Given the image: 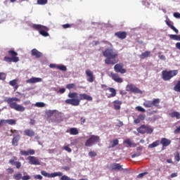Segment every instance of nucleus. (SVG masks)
<instances>
[{
  "label": "nucleus",
  "instance_id": "obj_1",
  "mask_svg": "<svg viewBox=\"0 0 180 180\" xmlns=\"http://www.w3.org/2000/svg\"><path fill=\"white\" fill-rule=\"evenodd\" d=\"M68 96L70 98L66 99L65 103H66V105H72V106H79L81 101H92L94 99L92 96H88L86 94H79L78 98V93L77 92L69 93Z\"/></svg>",
  "mask_w": 180,
  "mask_h": 180
},
{
  "label": "nucleus",
  "instance_id": "obj_2",
  "mask_svg": "<svg viewBox=\"0 0 180 180\" xmlns=\"http://www.w3.org/2000/svg\"><path fill=\"white\" fill-rule=\"evenodd\" d=\"M103 57H106L105 60V63L107 65H115L119 63V60H116L117 57L119 56L117 51L113 48H108L104 51H103Z\"/></svg>",
  "mask_w": 180,
  "mask_h": 180
},
{
  "label": "nucleus",
  "instance_id": "obj_3",
  "mask_svg": "<svg viewBox=\"0 0 180 180\" xmlns=\"http://www.w3.org/2000/svg\"><path fill=\"white\" fill-rule=\"evenodd\" d=\"M5 101L7 102L11 109H14V110H16L17 112H25V110H26V108L23 107V105L16 103L20 102V98L16 97L8 98Z\"/></svg>",
  "mask_w": 180,
  "mask_h": 180
},
{
  "label": "nucleus",
  "instance_id": "obj_4",
  "mask_svg": "<svg viewBox=\"0 0 180 180\" xmlns=\"http://www.w3.org/2000/svg\"><path fill=\"white\" fill-rule=\"evenodd\" d=\"M8 54L9 56H5L4 58V60L6 63H18L19 61V57H18V53L16 51L13 50H10L8 51Z\"/></svg>",
  "mask_w": 180,
  "mask_h": 180
},
{
  "label": "nucleus",
  "instance_id": "obj_5",
  "mask_svg": "<svg viewBox=\"0 0 180 180\" xmlns=\"http://www.w3.org/2000/svg\"><path fill=\"white\" fill-rule=\"evenodd\" d=\"M32 29H34V30H37V32H39V34L44 37H48V36H50L49 32H49V27L44 25L34 24L32 25Z\"/></svg>",
  "mask_w": 180,
  "mask_h": 180
},
{
  "label": "nucleus",
  "instance_id": "obj_6",
  "mask_svg": "<svg viewBox=\"0 0 180 180\" xmlns=\"http://www.w3.org/2000/svg\"><path fill=\"white\" fill-rule=\"evenodd\" d=\"M176 75H178V70H163L162 72V78L163 81H169L171 78H174Z\"/></svg>",
  "mask_w": 180,
  "mask_h": 180
},
{
  "label": "nucleus",
  "instance_id": "obj_7",
  "mask_svg": "<svg viewBox=\"0 0 180 180\" xmlns=\"http://www.w3.org/2000/svg\"><path fill=\"white\" fill-rule=\"evenodd\" d=\"M100 141H101V138L99 137V136L91 135L89 139L86 141L84 146L85 147H92L94 144L100 143Z\"/></svg>",
  "mask_w": 180,
  "mask_h": 180
},
{
  "label": "nucleus",
  "instance_id": "obj_8",
  "mask_svg": "<svg viewBox=\"0 0 180 180\" xmlns=\"http://www.w3.org/2000/svg\"><path fill=\"white\" fill-rule=\"evenodd\" d=\"M136 130L138 133H140L141 134H146V133L147 134H151V133L153 131V129L151 128V127L145 124L141 125L140 127L137 128Z\"/></svg>",
  "mask_w": 180,
  "mask_h": 180
},
{
  "label": "nucleus",
  "instance_id": "obj_9",
  "mask_svg": "<svg viewBox=\"0 0 180 180\" xmlns=\"http://www.w3.org/2000/svg\"><path fill=\"white\" fill-rule=\"evenodd\" d=\"M126 91L127 92H131L132 94H143V91L134 84L127 85Z\"/></svg>",
  "mask_w": 180,
  "mask_h": 180
},
{
  "label": "nucleus",
  "instance_id": "obj_10",
  "mask_svg": "<svg viewBox=\"0 0 180 180\" xmlns=\"http://www.w3.org/2000/svg\"><path fill=\"white\" fill-rule=\"evenodd\" d=\"M41 175L46 178H55V176H63V173L61 172H54V173H48L47 172L42 170L41 171Z\"/></svg>",
  "mask_w": 180,
  "mask_h": 180
},
{
  "label": "nucleus",
  "instance_id": "obj_11",
  "mask_svg": "<svg viewBox=\"0 0 180 180\" xmlns=\"http://www.w3.org/2000/svg\"><path fill=\"white\" fill-rule=\"evenodd\" d=\"M27 160L30 165H40V160L35 156H29Z\"/></svg>",
  "mask_w": 180,
  "mask_h": 180
},
{
  "label": "nucleus",
  "instance_id": "obj_12",
  "mask_svg": "<svg viewBox=\"0 0 180 180\" xmlns=\"http://www.w3.org/2000/svg\"><path fill=\"white\" fill-rule=\"evenodd\" d=\"M115 72H120V74H126L127 71L123 68V63H117L114 66Z\"/></svg>",
  "mask_w": 180,
  "mask_h": 180
},
{
  "label": "nucleus",
  "instance_id": "obj_13",
  "mask_svg": "<svg viewBox=\"0 0 180 180\" xmlns=\"http://www.w3.org/2000/svg\"><path fill=\"white\" fill-rule=\"evenodd\" d=\"M110 77L113 81L117 82L118 84H122L123 82V79L119 76V74L115 73L113 72H110Z\"/></svg>",
  "mask_w": 180,
  "mask_h": 180
},
{
  "label": "nucleus",
  "instance_id": "obj_14",
  "mask_svg": "<svg viewBox=\"0 0 180 180\" xmlns=\"http://www.w3.org/2000/svg\"><path fill=\"white\" fill-rule=\"evenodd\" d=\"M86 75L88 77V82H94L95 81V76L94 75V72L91 70H86Z\"/></svg>",
  "mask_w": 180,
  "mask_h": 180
},
{
  "label": "nucleus",
  "instance_id": "obj_15",
  "mask_svg": "<svg viewBox=\"0 0 180 180\" xmlns=\"http://www.w3.org/2000/svg\"><path fill=\"white\" fill-rule=\"evenodd\" d=\"M16 160H18V158L13 156V158L9 160V164L11 165H15L16 168L19 169V168L22 167V163L20 162H15Z\"/></svg>",
  "mask_w": 180,
  "mask_h": 180
},
{
  "label": "nucleus",
  "instance_id": "obj_16",
  "mask_svg": "<svg viewBox=\"0 0 180 180\" xmlns=\"http://www.w3.org/2000/svg\"><path fill=\"white\" fill-rule=\"evenodd\" d=\"M160 143L162 146V150H165V147H168L171 144V140L167 138H162Z\"/></svg>",
  "mask_w": 180,
  "mask_h": 180
},
{
  "label": "nucleus",
  "instance_id": "obj_17",
  "mask_svg": "<svg viewBox=\"0 0 180 180\" xmlns=\"http://www.w3.org/2000/svg\"><path fill=\"white\" fill-rule=\"evenodd\" d=\"M31 56L35 57V58H41V57H43V53L37 49H33L31 51Z\"/></svg>",
  "mask_w": 180,
  "mask_h": 180
},
{
  "label": "nucleus",
  "instance_id": "obj_18",
  "mask_svg": "<svg viewBox=\"0 0 180 180\" xmlns=\"http://www.w3.org/2000/svg\"><path fill=\"white\" fill-rule=\"evenodd\" d=\"M119 163H112L110 165L112 171H123V167Z\"/></svg>",
  "mask_w": 180,
  "mask_h": 180
},
{
  "label": "nucleus",
  "instance_id": "obj_19",
  "mask_svg": "<svg viewBox=\"0 0 180 180\" xmlns=\"http://www.w3.org/2000/svg\"><path fill=\"white\" fill-rule=\"evenodd\" d=\"M115 36L121 40H124L127 37V32L119 31L115 33Z\"/></svg>",
  "mask_w": 180,
  "mask_h": 180
},
{
  "label": "nucleus",
  "instance_id": "obj_20",
  "mask_svg": "<svg viewBox=\"0 0 180 180\" xmlns=\"http://www.w3.org/2000/svg\"><path fill=\"white\" fill-rule=\"evenodd\" d=\"M10 124L11 126H13L16 124V120L9 119V120H1V126L4 124Z\"/></svg>",
  "mask_w": 180,
  "mask_h": 180
},
{
  "label": "nucleus",
  "instance_id": "obj_21",
  "mask_svg": "<svg viewBox=\"0 0 180 180\" xmlns=\"http://www.w3.org/2000/svg\"><path fill=\"white\" fill-rule=\"evenodd\" d=\"M35 153L36 152L33 149H30L28 150H20V155H25V156L34 155Z\"/></svg>",
  "mask_w": 180,
  "mask_h": 180
},
{
  "label": "nucleus",
  "instance_id": "obj_22",
  "mask_svg": "<svg viewBox=\"0 0 180 180\" xmlns=\"http://www.w3.org/2000/svg\"><path fill=\"white\" fill-rule=\"evenodd\" d=\"M43 79L40 77H32L26 81L27 84H36L37 82H41Z\"/></svg>",
  "mask_w": 180,
  "mask_h": 180
},
{
  "label": "nucleus",
  "instance_id": "obj_23",
  "mask_svg": "<svg viewBox=\"0 0 180 180\" xmlns=\"http://www.w3.org/2000/svg\"><path fill=\"white\" fill-rule=\"evenodd\" d=\"M112 103L114 105L115 110H120L123 102H122L119 100H115L112 102Z\"/></svg>",
  "mask_w": 180,
  "mask_h": 180
},
{
  "label": "nucleus",
  "instance_id": "obj_24",
  "mask_svg": "<svg viewBox=\"0 0 180 180\" xmlns=\"http://www.w3.org/2000/svg\"><path fill=\"white\" fill-rule=\"evenodd\" d=\"M107 89H108V91H109V92H110V94L108 96V98H115V96H116L117 92H116V89H115V88L109 87Z\"/></svg>",
  "mask_w": 180,
  "mask_h": 180
},
{
  "label": "nucleus",
  "instance_id": "obj_25",
  "mask_svg": "<svg viewBox=\"0 0 180 180\" xmlns=\"http://www.w3.org/2000/svg\"><path fill=\"white\" fill-rule=\"evenodd\" d=\"M20 140V135H17L15 136H13L12 139V146H14L15 147L18 146Z\"/></svg>",
  "mask_w": 180,
  "mask_h": 180
},
{
  "label": "nucleus",
  "instance_id": "obj_26",
  "mask_svg": "<svg viewBox=\"0 0 180 180\" xmlns=\"http://www.w3.org/2000/svg\"><path fill=\"white\" fill-rule=\"evenodd\" d=\"M9 85L11 86H14V90L16 91L19 88V84H18V79H15L9 82Z\"/></svg>",
  "mask_w": 180,
  "mask_h": 180
},
{
  "label": "nucleus",
  "instance_id": "obj_27",
  "mask_svg": "<svg viewBox=\"0 0 180 180\" xmlns=\"http://www.w3.org/2000/svg\"><path fill=\"white\" fill-rule=\"evenodd\" d=\"M116 146H119V140L118 139H114L110 142V145L108 146V148H115Z\"/></svg>",
  "mask_w": 180,
  "mask_h": 180
},
{
  "label": "nucleus",
  "instance_id": "obj_28",
  "mask_svg": "<svg viewBox=\"0 0 180 180\" xmlns=\"http://www.w3.org/2000/svg\"><path fill=\"white\" fill-rule=\"evenodd\" d=\"M160 102H161V100L160 98H154L152 101V105L153 106H155V108H160Z\"/></svg>",
  "mask_w": 180,
  "mask_h": 180
},
{
  "label": "nucleus",
  "instance_id": "obj_29",
  "mask_svg": "<svg viewBox=\"0 0 180 180\" xmlns=\"http://www.w3.org/2000/svg\"><path fill=\"white\" fill-rule=\"evenodd\" d=\"M169 116H170V117H176V119L177 120L180 119V113L178 111H174L172 112H170L169 114Z\"/></svg>",
  "mask_w": 180,
  "mask_h": 180
},
{
  "label": "nucleus",
  "instance_id": "obj_30",
  "mask_svg": "<svg viewBox=\"0 0 180 180\" xmlns=\"http://www.w3.org/2000/svg\"><path fill=\"white\" fill-rule=\"evenodd\" d=\"M150 56H151V52L146 51L140 55V58L144 60V58H147V57H150Z\"/></svg>",
  "mask_w": 180,
  "mask_h": 180
},
{
  "label": "nucleus",
  "instance_id": "obj_31",
  "mask_svg": "<svg viewBox=\"0 0 180 180\" xmlns=\"http://www.w3.org/2000/svg\"><path fill=\"white\" fill-rule=\"evenodd\" d=\"M24 133L25 136H27L28 137H33L34 136V132L33 130L31 129H25L24 131Z\"/></svg>",
  "mask_w": 180,
  "mask_h": 180
},
{
  "label": "nucleus",
  "instance_id": "obj_32",
  "mask_svg": "<svg viewBox=\"0 0 180 180\" xmlns=\"http://www.w3.org/2000/svg\"><path fill=\"white\" fill-rule=\"evenodd\" d=\"M69 133L72 136H77V134H78V133H79V132L78 131V129H77L75 127H72V128L70 129Z\"/></svg>",
  "mask_w": 180,
  "mask_h": 180
},
{
  "label": "nucleus",
  "instance_id": "obj_33",
  "mask_svg": "<svg viewBox=\"0 0 180 180\" xmlns=\"http://www.w3.org/2000/svg\"><path fill=\"white\" fill-rule=\"evenodd\" d=\"M160 140H157L155 141H154L153 143H150L148 145V148H154L155 147H158V146H160Z\"/></svg>",
  "mask_w": 180,
  "mask_h": 180
},
{
  "label": "nucleus",
  "instance_id": "obj_34",
  "mask_svg": "<svg viewBox=\"0 0 180 180\" xmlns=\"http://www.w3.org/2000/svg\"><path fill=\"white\" fill-rule=\"evenodd\" d=\"M11 136L13 137H16V136H20V134H19V131L16 130V129H11Z\"/></svg>",
  "mask_w": 180,
  "mask_h": 180
},
{
  "label": "nucleus",
  "instance_id": "obj_35",
  "mask_svg": "<svg viewBox=\"0 0 180 180\" xmlns=\"http://www.w3.org/2000/svg\"><path fill=\"white\" fill-rule=\"evenodd\" d=\"M143 106L145 108H153V101H146L143 103Z\"/></svg>",
  "mask_w": 180,
  "mask_h": 180
},
{
  "label": "nucleus",
  "instance_id": "obj_36",
  "mask_svg": "<svg viewBox=\"0 0 180 180\" xmlns=\"http://www.w3.org/2000/svg\"><path fill=\"white\" fill-rule=\"evenodd\" d=\"M174 91L176 92H180V80H179L176 84L174 86Z\"/></svg>",
  "mask_w": 180,
  "mask_h": 180
},
{
  "label": "nucleus",
  "instance_id": "obj_37",
  "mask_svg": "<svg viewBox=\"0 0 180 180\" xmlns=\"http://www.w3.org/2000/svg\"><path fill=\"white\" fill-rule=\"evenodd\" d=\"M22 174H20V173H17L13 175V179H15V180H20V179H22Z\"/></svg>",
  "mask_w": 180,
  "mask_h": 180
},
{
  "label": "nucleus",
  "instance_id": "obj_38",
  "mask_svg": "<svg viewBox=\"0 0 180 180\" xmlns=\"http://www.w3.org/2000/svg\"><path fill=\"white\" fill-rule=\"evenodd\" d=\"M57 69L60 70V71H66L67 67L64 65H58Z\"/></svg>",
  "mask_w": 180,
  "mask_h": 180
},
{
  "label": "nucleus",
  "instance_id": "obj_39",
  "mask_svg": "<svg viewBox=\"0 0 180 180\" xmlns=\"http://www.w3.org/2000/svg\"><path fill=\"white\" fill-rule=\"evenodd\" d=\"M166 25H167V26L171 28L172 26H174V22H172V21H171L169 18H167L166 20H165Z\"/></svg>",
  "mask_w": 180,
  "mask_h": 180
},
{
  "label": "nucleus",
  "instance_id": "obj_40",
  "mask_svg": "<svg viewBox=\"0 0 180 180\" xmlns=\"http://www.w3.org/2000/svg\"><path fill=\"white\" fill-rule=\"evenodd\" d=\"M62 150H65V151H68V153H71L72 151V149L70 148V145L65 146L62 148Z\"/></svg>",
  "mask_w": 180,
  "mask_h": 180
},
{
  "label": "nucleus",
  "instance_id": "obj_41",
  "mask_svg": "<svg viewBox=\"0 0 180 180\" xmlns=\"http://www.w3.org/2000/svg\"><path fill=\"white\" fill-rule=\"evenodd\" d=\"M174 160H176V161H177L178 162H180V155H179V152H176L175 153H174Z\"/></svg>",
  "mask_w": 180,
  "mask_h": 180
},
{
  "label": "nucleus",
  "instance_id": "obj_42",
  "mask_svg": "<svg viewBox=\"0 0 180 180\" xmlns=\"http://www.w3.org/2000/svg\"><path fill=\"white\" fill-rule=\"evenodd\" d=\"M38 5H46L47 2H49L48 0H37Z\"/></svg>",
  "mask_w": 180,
  "mask_h": 180
},
{
  "label": "nucleus",
  "instance_id": "obj_43",
  "mask_svg": "<svg viewBox=\"0 0 180 180\" xmlns=\"http://www.w3.org/2000/svg\"><path fill=\"white\" fill-rule=\"evenodd\" d=\"M67 89H75V84L72 83V84H68L66 85Z\"/></svg>",
  "mask_w": 180,
  "mask_h": 180
},
{
  "label": "nucleus",
  "instance_id": "obj_44",
  "mask_svg": "<svg viewBox=\"0 0 180 180\" xmlns=\"http://www.w3.org/2000/svg\"><path fill=\"white\" fill-rule=\"evenodd\" d=\"M6 79V74L4 72H0V80L5 81Z\"/></svg>",
  "mask_w": 180,
  "mask_h": 180
},
{
  "label": "nucleus",
  "instance_id": "obj_45",
  "mask_svg": "<svg viewBox=\"0 0 180 180\" xmlns=\"http://www.w3.org/2000/svg\"><path fill=\"white\" fill-rule=\"evenodd\" d=\"M35 106L37 108H44L46 106V104L44 103H36Z\"/></svg>",
  "mask_w": 180,
  "mask_h": 180
},
{
  "label": "nucleus",
  "instance_id": "obj_46",
  "mask_svg": "<svg viewBox=\"0 0 180 180\" xmlns=\"http://www.w3.org/2000/svg\"><path fill=\"white\" fill-rule=\"evenodd\" d=\"M136 110H138L139 112H146V109L143 108V107L141 106L136 107Z\"/></svg>",
  "mask_w": 180,
  "mask_h": 180
},
{
  "label": "nucleus",
  "instance_id": "obj_47",
  "mask_svg": "<svg viewBox=\"0 0 180 180\" xmlns=\"http://www.w3.org/2000/svg\"><path fill=\"white\" fill-rule=\"evenodd\" d=\"M60 180H73V179L68 177V176L63 175L61 176Z\"/></svg>",
  "mask_w": 180,
  "mask_h": 180
},
{
  "label": "nucleus",
  "instance_id": "obj_48",
  "mask_svg": "<svg viewBox=\"0 0 180 180\" xmlns=\"http://www.w3.org/2000/svg\"><path fill=\"white\" fill-rule=\"evenodd\" d=\"M89 155L92 158V157H96L97 154H96V152L95 151H90L89 153Z\"/></svg>",
  "mask_w": 180,
  "mask_h": 180
},
{
  "label": "nucleus",
  "instance_id": "obj_49",
  "mask_svg": "<svg viewBox=\"0 0 180 180\" xmlns=\"http://www.w3.org/2000/svg\"><path fill=\"white\" fill-rule=\"evenodd\" d=\"M138 119L139 120H144V119H146V115H143V114H141L138 116Z\"/></svg>",
  "mask_w": 180,
  "mask_h": 180
},
{
  "label": "nucleus",
  "instance_id": "obj_50",
  "mask_svg": "<svg viewBox=\"0 0 180 180\" xmlns=\"http://www.w3.org/2000/svg\"><path fill=\"white\" fill-rule=\"evenodd\" d=\"M170 29H172V30H173V32H174L176 34L179 33V31L178 30V29H176L174 25L172 26Z\"/></svg>",
  "mask_w": 180,
  "mask_h": 180
},
{
  "label": "nucleus",
  "instance_id": "obj_51",
  "mask_svg": "<svg viewBox=\"0 0 180 180\" xmlns=\"http://www.w3.org/2000/svg\"><path fill=\"white\" fill-rule=\"evenodd\" d=\"M34 179H39V180L43 179V176H41V175H40V174L34 176Z\"/></svg>",
  "mask_w": 180,
  "mask_h": 180
},
{
  "label": "nucleus",
  "instance_id": "obj_52",
  "mask_svg": "<svg viewBox=\"0 0 180 180\" xmlns=\"http://www.w3.org/2000/svg\"><path fill=\"white\" fill-rule=\"evenodd\" d=\"M63 29H69V27H71V25L70 24H64L62 25Z\"/></svg>",
  "mask_w": 180,
  "mask_h": 180
},
{
  "label": "nucleus",
  "instance_id": "obj_53",
  "mask_svg": "<svg viewBox=\"0 0 180 180\" xmlns=\"http://www.w3.org/2000/svg\"><path fill=\"white\" fill-rule=\"evenodd\" d=\"M177 35L176 34H170L169 35V37L172 40H176V37Z\"/></svg>",
  "mask_w": 180,
  "mask_h": 180
},
{
  "label": "nucleus",
  "instance_id": "obj_54",
  "mask_svg": "<svg viewBox=\"0 0 180 180\" xmlns=\"http://www.w3.org/2000/svg\"><path fill=\"white\" fill-rule=\"evenodd\" d=\"M174 134H180V127L176 129L174 131Z\"/></svg>",
  "mask_w": 180,
  "mask_h": 180
},
{
  "label": "nucleus",
  "instance_id": "obj_55",
  "mask_svg": "<svg viewBox=\"0 0 180 180\" xmlns=\"http://www.w3.org/2000/svg\"><path fill=\"white\" fill-rule=\"evenodd\" d=\"M158 57L160 60H162L163 61H165V60H167V58H165V56L164 55H159Z\"/></svg>",
  "mask_w": 180,
  "mask_h": 180
},
{
  "label": "nucleus",
  "instance_id": "obj_56",
  "mask_svg": "<svg viewBox=\"0 0 180 180\" xmlns=\"http://www.w3.org/2000/svg\"><path fill=\"white\" fill-rule=\"evenodd\" d=\"M124 143H125V144H127V146H129V147H131V141L129 139L126 140V141H124Z\"/></svg>",
  "mask_w": 180,
  "mask_h": 180
},
{
  "label": "nucleus",
  "instance_id": "obj_57",
  "mask_svg": "<svg viewBox=\"0 0 180 180\" xmlns=\"http://www.w3.org/2000/svg\"><path fill=\"white\" fill-rule=\"evenodd\" d=\"M173 15L174 18H176L177 19L180 18V13H174Z\"/></svg>",
  "mask_w": 180,
  "mask_h": 180
},
{
  "label": "nucleus",
  "instance_id": "obj_58",
  "mask_svg": "<svg viewBox=\"0 0 180 180\" xmlns=\"http://www.w3.org/2000/svg\"><path fill=\"white\" fill-rule=\"evenodd\" d=\"M144 175H147V172H143V173H141L138 175V178H143V176H144Z\"/></svg>",
  "mask_w": 180,
  "mask_h": 180
},
{
  "label": "nucleus",
  "instance_id": "obj_59",
  "mask_svg": "<svg viewBox=\"0 0 180 180\" xmlns=\"http://www.w3.org/2000/svg\"><path fill=\"white\" fill-rule=\"evenodd\" d=\"M22 180H29V179H30V176H29V175L23 176L22 177Z\"/></svg>",
  "mask_w": 180,
  "mask_h": 180
},
{
  "label": "nucleus",
  "instance_id": "obj_60",
  "mask_svg": "<svg viewBox=\"0 0 180 180\" xmlns=\"http://www.w3.org/2000/svg\"><path fill=\"white\" fill-rule=\"evenodd\" d=\"M49 67L50 68H57V67H58V65L51 63L49 65Z\"/></svg>",
  "mask_w": 180,
  "mask_h": 180
},
{
  "label": "nucleus",
  "instance_id": "obj_61",
  "mask_svg": "<svg viewBox=\"0 0 180 180\" xmlns=\"http://www.w3.org/2000/svg\"><path fill=\"white\" fill-rule=\"evenodd\" d=\"M136 157H140V153H134L131 155V158H136Z\"/></svg>",
  "mask_w": 180,
  "mask_h": 180
},
{
  "label": "nucleus",
  "instance_id": "obj_62",
  "mask_svg": "<svg viewBox=\"0 0 180 180\" xmlns=\"http://www.w3.org/2000/svg\"><path fill=\"white\" fill-rule=\"evenodd\" d=\"M7 171H8V174H13V169L11 168V167L7 169Z\"/></svg>",
  "mask_w": 180,
  "mask_h": 180
},
{
  "label": "nucleus",
  "instance_id": "obj_63",
  "mask_svg": "<svg viewBox=\"0 0 180 180\" xmlns=\"http://www.w3.org/2000/svg\"><path fill=\"white\" fill-rule=\"evenodd\" d=\"M65 92V89L62 88L59 90V94H64Z\"/></svg>",
  "mask_w": 180,
  "mask_h": 180
},
{
  "label": "nucleus",
  "instance_id": "obj_64",
  "mask_svg": "<svg viewBox=\"0 0 180 180\" xmlns=\"http://www.w3.org/2000/svg\"><path fill=\"white\" fill-rule=\"evenodd\" d=\"M176 49H178V50H180V42H177L176 44Z\"/></svg>",
  "mask_w": 180,
  "mask_h": 180
}]
</instances>
